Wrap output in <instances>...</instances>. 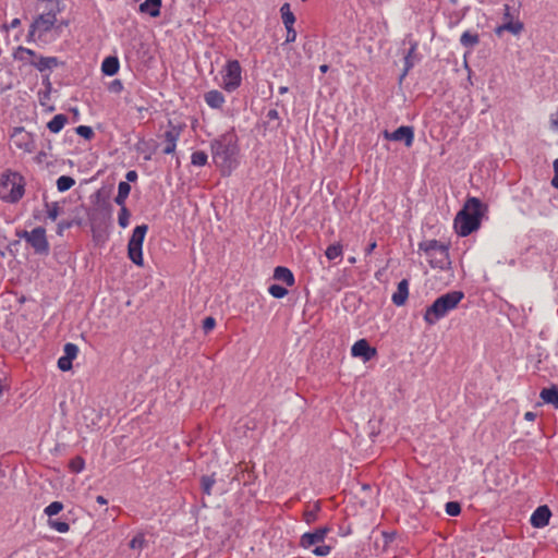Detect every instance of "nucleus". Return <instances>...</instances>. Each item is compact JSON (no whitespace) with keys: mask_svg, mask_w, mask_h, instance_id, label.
I'll return each instance as SVG.
<instances>
[{"mask_svg":"<svg viewBox=\"0 0 558 558\" xmlns=\"http://www.w3.org/2000/svg\"><path fill=\"white\" fill-rule=\"evenodd\" d=\"M77 135L84 137L85 140H90L94 136V131L90 126L87 125H78L75 129Z\"/></svg>","mask_w":558,"mask_h":558,"instance_id":"37998d69","label":"nucleus"},{"mask_svg":"<svg viewBox=\"0 0 558 558\" xmlns=\"http://www.w3.org/2000/svg\"><path fill=\"white\" fill-rule=\"evenodd\" d=\"M267 116H268V118H270V119H275V118H277V117H278V112H277V110L272 109V110H269V111H268V114H267Z\"/></svg>","mask_w":558,"mask_h":558,"instance_id":"680f3d73","label":"nucleus"},{"mask_svg":"<svg viewBox=\"0 0 558 558\" xmlns=\"http://www.w3.org/2000/svg\"><path fill=\"white\" fill-rule=\"evenodd\" d=\"M551 511L548 506L537 507L531 515L530 522L533 527L542 529L548 525Z\"/></svg>","mask_w":558,"mask_h":558,"instance_id":"4468645a","label":"nucleus"},{"mask_svg":"<svg viewBox=\"0 0 558 558\" xmlns=\"http://www.w3.org/2000/svg\"><path fill=\"white\" fill-rule=\"evenodd\" d=\"M204 100L211 109H221L226 102L223 94L217 89L205 93Z\"/></svg>","mask_w":558,"mask_h":558,"instance_id":"f3484780","label":"nucleus"},{"mask_svg":"<svg viewBox=\"0 0 558 558\" xmlns=\"http://www.w3.org/2000/svg\"><path fill=\"white\" fill-rule=\"evenodd\" d=\"M161 0H145L140 4V11L146 13L151 17H157L160 14Z\"/></svg>","mask_w":558,"mask_h":558,"instance_id":"412c9836","label":"nucleus"},{"mask_svg":"<svg viewBox=\"0 0 558 558\" xmlns=\"http://www.w3.org/2000/svg\"><path fill=\"white\" fill-rule=\"evenodd\" d=\"M554 174H558V159H555L553 162Z\"/></svg>","mask_w":558,"mask_h":558,"instance_id":"0e129e2a","label":"nucleus"},{"mask_svg":"<svg viewBox=\"0 0 558 558\" xmlns=\"http://www.w3.org/2000/svg\"><path fill=\"white\" fill-rule=\"evenodd\" d=\"M125 179L128 180V183L136 181L137 180V172L135 170L128 171L126 174H125Z\"/></svg>","mask_w":558,"mask_h":558,"instance_id":"864d4df0","label":"nucleus"},{"mask_svg":"<svg viewBox=\"0 0 558 558\" xmlns=\"http://www.w3.org/2000/svg\"><path fill=\"white\" fill-rule=\"evenodd\" d=\"M331 547L329 545H320L313 549V554L318 557H326L330 554Z\"/></svg>","mask_w":558,"mask_h":558,"instance_id":"a18cd8bd","label":"nucleus"},{"mask_svg":"<svg viewBox=\"0 0 558 558\" xmlns=\"http://www.w3.org/2000/svg\"><path fill=\"white\" fill-rule=\"evenodd\" d=\"M120 64L117 57H107L101 63V71L105 75L112 76L119 71Z\"/></svg>","mask_w":558,"mask_h":558,"instance_id":"5701e85b","label":"nucleus"},{"mask_svg":"<svg viewBox=\"0 0 558 558\" xmlns=\"http://www.w3.org/2000/svg\"><path fill=\"white\" fill-rule=\"evenodd\" d=\"M148 226L140 225L136 226L132 232V235L128 243V257L134 263L136 266H143V243L145 235L147 233Z\"/></svg>","mask_w":558,"mask_h":558,"instance_id":"6e6552de","label":"nucleus"},{"mask_svg":"<svg viewBox=\"0 0 558 558\" xmlns=\"http://www.w3.org/2000/svg\"><path fill=\"white\" fill-rule=\"evenodd\" d=\"M386 140L395 142H403L407 147H411L414 141V130L412 126H399L393 132L385 131Z\"/></svg>","mask_w":558,"mask_h":558,"instance_id":"9b49d317","label":"nucleus"},{"mask_svg":"<svg viewBox=\"0 0 558 558\" xmlns=\"http://www.w3.org/2000/svg\"><path fill=\"white\" fill-rule=\"evenodd\" d=\"M286 93H288V87L287 86H280L279 87V94L283 95Z\"/></svg>","mask_w":558,"mask_h":558,"instance_id":"338daca9","label":"nucleus"},{"mask_svg":"<svg viewBox=\"0 0 558 558\" xmlns=\"http://www.w3.org/2000/svg\"><path fill=\"white\" fill-rule=\"evenodd\" d=\"M239 147L232 133H226L213 141L211 156L223 174H230L238 165Z\"/></svg>","mask_w":558,"mask_h":558,"instance_id":"f03ea898","label":"nucleus"},{"mask_svg":"<svg viewBox=\"0 0 558 558\" xmlns=\"http://www.w3.org/2000/svg\"><path fill=\"white\" fill-rule=\"evenodd\" d=\"M274 279L284 282L288 287H292L295 283L293 272L283 266H277L274 270Z\"/></svg>","mask_w":558,"mask_h":558,"instance_id":"6ab92c4d","label":"nucleus"},{"mask_svg":"<svg viewBox=\"0 0 558 558\" xmlns=\"http://www.w3.org/2000/svg\"><path fill=\"white\" fill-rule=\"evenodd\" d=\"M330 531L331 529L329 526H322L313 532H306L300 538V546L307 549L315 544L322 543Z\"/></svg>","mask_w":558,"mask_h":558,"instance_id":"f8f14e48","label":"nucleus"},{"mask_svg":"<svg viewBox=\"0 0 558 558\" xmlns=\"http://www.w3.org/2000/svg\"><path fill=\"white\" fill-rule=\"evenodd\" d=\"M280 14H281V19H282V23L284 24V27L294 26L295 16H294L293 12L291 11L289 3H283L281 5Z\"/></svg>","mask_w":558,"mask_h":558,"instance_id":"cd10ccee","label":"nucleus"},{"mask_svg":"<svg viewBox=\"0 0 558 558\" xmlns=\"http://www.w3.org/2000/svg\"><path fill=\"white\" fill-rule=\"evenodd\" d=\"M409 296V282L407 279L398 283L397 291L392 294V303L397 306L403 305Z\"/></svg>","mask_w":558,"mask_h":558,"instance_id":"a211bd4d","label":"nucleus"},{"mask_svg":"<svg viewBox=\"0 0 558 558\" xmlns=\"http://www.w3.org/2000/svg\"><path fill=\"white\" fill-rule=\"evenodd\" d=\"M463 298L464 293L458 290L440 295L426 308L423 317L425 323L428 326L435 325L441 318L446 317L451 311L457 308Z\"/></svg>","mask_w":558,"mask_h":558,"instance_id":"7ed1b4c3","label":"nucleus"},{"mask_svg":"<svg viewBox=\"0 0 558 558\" xmlns=\"http://www.w3.org/2000/svg\"><path fill=\"white\" fill-rule=\"evenodd\" d=\"M446 513L451 517H456L461 512V506L457 501H449L445 506Z\"/></svg>","mask_w":558,"mask_h":558,"instance_id":"a19ab883","label":"nucleus"},{"mask_svg":"<svg viewBox=\"0 0 558 558\" xmlns=\"http://www.w3.org/2000/svg\"><path fill=\"white\" fill-rule=\"evenodd\" d=\"M216 480L213 475H205L201 480L202 490L206 495L211 494V488L215 485Z\"/></svg>","mask_w":558,"mask_h":558,"instance_id":"c9c22d12","label":"nucleus"},{"mask_svg":"<svg viewBox=\"0 0 558 558\" xmlns=\"http://www.w3.org/2000/svg\"><path fill=\"white\" fill-rule=\"evenodd\" d=\"M16 236L24 239L32 246L34 252L39 255L49 254V242L47 240L46 230L43 227H36L32 231H16Z\"/></svg>","mask_w":558,"mask_h":558,"instance_id":"1a4fd4ad","label":"nucleus"},{"mask_svg":"<svg viewBox=\"0 0 558 558\" xmlns=\"http://www.w3.org/2000/svg\"><path fill=\"white\" fill-rule=\"evenodd\" d=\"M131 192V186L128 182L121 181L118 185V194L114 197V202L120 207L125 206V201Z\"/></svg>","mask_w":558,"mask_h":558,"instance_id":"bb28decb","label":"nucleus"},{"mask_svg":"<svg viewBox=\"0 0 558 558\" xmlns=\"http://www.w3.org/2000/svg\"><path fill=\"white\" fill-rule=\"evenodd\" d=\"M216 326V320L214 317L208 316L203 320V329L207 333L211 331Z\"/></svg>","mask_w":558,"mask_h":558,"instance_id":"de8ad7c7","label":"nucleus"},{"mask_svg":"<svg viewBox=\"0 0 558 558\" xmlns=\"http://www.w3.org/2000/svg\"><path fill=\"white\" fill-rule=\"evenodd\" d=\"M75 184V180L69 175H61L57 180V189L59 192H65Z\"/></svg>","mask_w":558,"mask_h":558,"instance_id":"c756f323","label":"nucleus"},{"mask_svg":"<svg viewBox=\"0 0 558 558\" xmlns=\"http://www.w3.org/2000/svg\"><path fill=\"white\" fill-rule=\"evenodd\" d=\"M541 399L548 404H553L558 409V388L551 386L550 388H544L539 395Z\"/></svg>","mask_w":558,"mask_h":558,"instance_id":"b1692460","label":"nucleus"},{"mask_svg":"<svg viewBox=\"0 0 558 558\" xmlns=\"http://www.w3.org/2000/svg\"><path fill=\"white\" fill-rule=\"evenodd\" d=\"M21 25V20L19 17L13 19L7 26V29H14Z\"/></svg>","mask_w":558,"mask_h":558,"instance_id":"5fc2aeb1","label":"nucleus"},{"mask_svg":"<svg viewBox=\"0 0 558 558\" xmlns=\"http://www.w3.org/2000/svg\"><path fill=\"white\" fill-rule=\"evenodd\" d=\"M25 193V180L16 171L8 170L0 178V199L5 203H17Z\"/></svg>","mask_w":558,"mask_h":558,"instance_id":"423d86ee","label":"nucleus"},{"mask_svg":"<svg viewBox=\"0 0 558 558\" xmlns=\"http://www.w3.org/2000/svg\"><path fill=\"white\" fill-rule=\"evenodd\" d=\"M506 32V28L504 27V23L495 28V34L497 36H501Z\"/></svg>","mask_w":558,"mask_h":558,"instance_id":"bf43d9fd","label":"nucleus"},{"mask_svg":"<svg viewBox=\"0 0 558 558\" xmlns=\"http://www.w3.org/2000/svg\"><path fill=\"white\" fill-rule=\"evenodd\" d=\"M59 64V60L56 57H36L34 68H36L39 72L51 71L57 68Z\"/></svg>","mask_w":558,"mask_h":558,"instance_id":"aec40b11","label":"nucleus"},{"mask_svg":"<svg viewBox=\"0 0 558 558\" xmlns=\"http://www.w3.org/2000/svg\"><path fill=\"white\" fill-rule=\"evenodd\" d=\"M551 185L555 189H558V174H554V178L551 179Z\"/></svg>","mask_w":558,"mask_h":558,"instance_id":"e2e57ef3","label":"nucleus"},{"mask_svg":"<svg viewBox=\"0 0 558 558\" xmlns=\"http://www.w3.org/2000/svg\"><path fill=\"white\" fill-rule=\"evenodd\" d=\"M328 69H329V66L327 64H322L319 66V70H320L322 73H326L328 71Z\"/></svg>","mask_w":558,"mask_h":558,"instance_id":"69168bd1","label":"nucleus"},{"mask_svg":"<svg viewBox=\"0 0 558 558\" xmlns=\"http://www.w3.org/2000/svg\"><path fill=\"white\" fill-rule=\"evenodd\" d=\"M418 252H423L432 268L446 270L450 268L449 245L437 240H425L418 243Z\"/></svg>","mask_w":558,"mask_h":558,"instance_id":"39448f33","label":"nucleus"},{"mask_svg":"<svg viewBox=\"0 0 558 558\" xmlns=\"http://www.w3.org/2000/svg\"><path fill=\"white\" fill-rule=\"evenodd\" d=\"M504 20L505 22L512 20L514 21V15L511 13V9L508 4L504 5Z\"/></svg>","mask_w":558,"mask_h":558,"instance_id":"603ef678","label":"nucleus"},{"mask_svg":"<svg viewBox=\"0 0 558 558\" xmlns=\"http://www.w3.org/2000/svg\"><path fill=\"white\" fill-rule=\"evenodd\" d=\"M36 57L37 54L34 50L25 48L23 46H19L13 52V58L15 61L22 62L23 64H29L33 66L35 64Z\"/></svg>","mask_w":558,"mask_h":558,"instance_id":"dca6fc26","label":"nucleus"},{"mask_svg":"<svg viewBox=\"0 0 558 558\" xmlns=\"http://www.w3.org/2000/svg\"><path fill=\"white\" fill-rule=\"evenodd\" d=\"M416 48H417V45L416 44H412L411 45V48L409 49L407 56L404 57V70L400 76V81H402L408 72L414 66V64L416 63L417 61V58H416V54H415V51H416Z\"/></svg>","mask_w":558,"mask_h":558,"instance_id":"4be33fe9","label":"nucleus"},{"mask_svg":"<svg viewBox=\"0 0 558 558\" xmlns=\"http://www.w3.org/2000/svg\"><path fill=\"white\" fill-rule=\"evenodd\" d=\"M85 468V461L83 458L81 457H75L74 459L71 460L70 462V469L74 472V473H80L84 470Z\"/></svg>","mask_w":558,"mask_h":558,"instance_id":"79ce46f5","label":"nucleus"},{"mask_svg":"<svg viewBox=\"0 0 558 558\" xmlns=\"http://www.w3.org/2000/svg\"><path fill=\"white\" fill-rule=\"evenodd\" d=\"M130 217L131 214L129 209L125 206L121 207L118 216L119 226L123 229L126 228L130 223Z\"/></svg>","mask_w":558,"mask_h":558,"instance_id":"58836bf2","label":"nucleus"},{"mask_svg":"<svg viewBox=\"0 0 558 558\" xmlns=\"http://www.w3.org/2000/svg\"><path fill=\"white\" fill-rule=\"evenodd\" d=\"M180 137V130L177 128H172L165 132L163 138H165V147L162 149V153L166 155H171L175 151L177 148V142Z\"/></svg>","mask_w":558,"mask_h":558,"instance_id":"2eb2a0df","label":"nucleus"},{"mask_svg":"<svg viewBox=\"0 0 558 558\" xmlns=\"http://www.w3.org/2000/svg\"><path fill=\"white\" fill-rule=\"evenodd\" d=\"M504 27L506 28V32H509L513 35H519L523 31V23L519 20H509L507 22H504Z\"/></svg>","mask_w":558,"mask_h":558,"instance_id":"7c9ffc66","label":"nucleus"},{"mask_svg":"<svg viewBox=\"0 0 558 558\" xmlns=\"http://www.w3.org/2000/svg\"><path fill=\"white\" fill-rule=\"evenodd\" d=\"M287 36H286V43H294L296 39V31L294 29V26H287Z\"/></svg>","mask_w":558,"mask_h":558,"instance_id":"09e8293b","label":"nucleus"},{"mask_svg":"<svg viewBox=\"0 0 558 558\" xmlns=\"http://www.w3.org/2000/svg\"><path fill=\"white\" fill-rule=\"evenodd\" d=\"M72 227V222L71 221H65V220H62L58 223V228H57V233L59 235H62L63 231L66 230V229H70Z\"/></svg>","mask_w":558,"mask_h":558,"instance_id":"3c124183","label":"nucleus"},{"mask_svg":"<svg viewBox=\"0 0 558 558\" xmlns=\"http://www.w3.org/2000/svg\"><path fill=\"white\" fill-rule=\"evenodd\" d=\"M130 548L132 550H136L137 553H140L143 548H145L147 546V541L145 538V535L144 533H137L131 541H130V544H129Z\"/></svg>","mask_w":558,"mask_h":558,"instance_id":"c85d7f7f","label":"nucleus"},{"mask_svg":"<svg viewBox=\"0 0 558 558\" xmlns=\"http://www.w3.org/2000/svg\"><path fill=\"white\" fill-rule=\"evenodd\" d=\"M220 86L223 90L232 93L236 90L242 83V68L238 60H229L222 66Z\"/></svg>","mask_w":558,"mask_h":558,"instance_id":"0eeeda50","label":"nucleus"},{"mask_svg":"<svg viewBox=\"0 0 558 558\" xmlns=\"http://www.w3.org/2000/svg\"><path fill=\"white\" fill-rule=\"evenodd\" d=\"M208 156L203 150H196L191 156V163L196 167H203L207 163Z\"/></svg>","mask_w":558,"mask_h":558,"instance_id":"72a5a7b5","label":"nucleus"},{"mask_svg":"<svg viewBox=\"0 0 558 558\" xmlns=\"http://www.w3.org/2000/svg\"><path fill=\"white\" fill-rule=\"evenodd\" d=\"M72 362L73 361L62 355L58 360V367L63 372L70 371L72 368Z\"/></svg>","mask_w":558,"mask_h":558,"instance_id":"49530a36","label":"nucleus"},{"mask_svg":"<svg viewBox=\"0 0 558 558\" xmlns=\"http://www.w3.org/2000/svg\"><path fill=\"white\" fill-rule=\"evenodd\" d=\"M96 501H97L99 505H107V504H108L107 499H106L104 496H97V497H96Z\"/></svg>","mask_w":558,"mask_h":558,"instance_id":"052dcab7","label":"nucleus"},{"mask_svg":"<svg viewBox=\"0 0 558 558\" xmlns=\"http://www.w3.org/2000/svg\"><path fill=\"white\" fill-rule=\"evenodd\" d=\"M45 207H46L47 217L52 221L57 220L58 216L61 213L59 203H57V202L48 203L47 202L45 204Z\"/></svg>","mask_w":558,"mask_h":558,"instance_id":"2f4dec72","label":"nucleus"},{"mask_svg":"<svg viewBox=\"0 0 558 558\" xmlns=\"http://www.w3.org/2000/svg\"><path fill=\"white\" fill-rule=\"evenodd\" d=\"M48 525L59 533H66L70 530L69 523L59 519H48Z\"/></svg>","mask_w":558,"mask_h":558,"instance_id":"473e14b6","label":"nucleus"},{"mask_svg":"<svg viewBox=\"0 0 558 558\" xmlns=\"http://www.w3.org/2000/svg\"><path fill=\"white\" fill-rule=\"evenodd\" d=\"M480 43V36L477 33L465 31L460 37V44L472 51V49Z\"/></svg>","mask_w":558,"mask_h":558,"instance_id":"393cba45","label":"nucleus"},{"mask_svg":"<svg viewBox=\"0 0 558 558\" xmlns=\"http://www.w3.org/2000/svg\"><path fill=\"white\" fill-rule=\"evenodd\" d=\"M351 355L368 362L377 355V350L369 345L366 339H360L351 348Z\"/></svg>","mask_w":558,"mask_h":558,"instance_id":"ddd939ff","label":"nucleus"},{"mask_svg":"<svg viewBox=\"0 0 558 558\" xmlns=\"http://www.w3.org/2000/svg\"><path fill=\"white\" fill-rule=\"evenodd\" d=\"M13 145L26 154H32L36 149V141L34 134L27 132L24 128H14L11 133Z\"/></svg>","mask_w":558,"mask_h":558,"instance_id":"9d476101","label":"nucleus"},{"mask_svg":"<svg viewBox=\"0 0 558 558\" xmlns=\"http://www.w3.org/2000/svg\"><path fill=\"white\" fill-rule=\"evenodd\" d=\"M61 11L62 8L57 2H54L52 9H45L32 22L26 40L28 43L39 41L48 44L58 39V28L61 25L58 24L57 15Z\"/></svg>","mask_w":558,"mask_h":558,"instance_id":"f257e3e1","label":"nucleus"},{"mask_svg":"<svg viewBox=\"0 0 558 558\" xmlns=\"http://www.w3.org/2000/svg\"><path fill=\"white\" fill-rule=\"evenodd\" d=\"M319 505L316 504L315 505V508L313 510H306L304 512V521L307 523V524H311L313 522H315L317 520V512L319 511Z\"/></svg>","mask_w":558,"mask_h":558,"instance_id":"c03bdc74","label":"nucleus"},{"mask_svg":"<svg viewBox=\"0 0 558 558\" xmlns=\"http://www.w3.org/2000/svg\"><path fill=\"white\" fill-rule=\"evenodd\" d=\"M326 257L329 260H333L342 255V246L339 243L331 244L327 247L325 252Z\"/></svg>","mask_w":558,"mask_h":558,"instance_id":"f704fd0d","label":"nucleus"},{"mask_svg":"<svg viewBox=\"0 0 558 558\" xmlns=\"http://www.w3.org/2000/svg\"><path fill=\"white\" fill-rule=\"evenodd\" d=\"M524 418L526 421H534L536 418V414L534 412L529 411L524 414Z\"/></svg>","mask_w":558,"mask_h":558,"instance_id":"13d9d810","label":"nucleus"},{"mask_svg":"<svg viewBox=\"0 0 558 558\" xmlns=\"http://www.w3.org/2000/svg\"><path fill=\"white\" fill-rule=\"evenodd\" d=\"M68 122V117L65 114L59 113L56 114L48 123L47 128L51 133H59Z\"/></svg>","mask_w":558,"mask_h":558,"instance_id":"a878e982","label":"nucleus"},{"mask_svg":"<svg viewBox=\"0 0 558 558\" xmlns=\"http://www.w3.org/2000/svg\"><path fill=\"white\" fill-rule=\"evenodd\" d=\"M63 352H64V356L70 359L71 361H73L76 356H77V353H78V347L74 343H65L64 344V348H63Z\"/></svg>","mask_w":558,"mask_h":558,"instance_id":"ea45409f","label":"nucleus"},{"mask_svg":"<svg viewBox=\"0 0 558 558\" xmlns=\"http://www.w3.org/2000/svg\"><path fill=\"white\" fill-rule=\"evenodd\" d=\"M377 244L376 242H372L368 244V246L365 248V254L366 255H371L373 253V251L376 248Z\"/></svg>","mask_w":558,"mask_h":558,"instance_id":"4d7b16f0","label":"nucleus"},{"mask_svg":"<svg viewBox=\"0 0 558 558\" xmlns=\"http://www.w3.org/2000/svg\"><path fill=\"white\" fill-rule=\"evenodd\" d=\"M109 89L113 93H121L123 89V84L120 80H114L110 83Z\"/></svg>","mask_w":558,"mask_h":558,"instance_id":"8fccbe9b","label":"nucleus"},{"mask_svg":"<svg viewBox=\"0 0 558 558\" xmlns=\"http://www.w3.org/2000/svg\"><path fill=\"white\" fill-rule=\"evenodd\" d=\"M348 262H349L350 264H354V263L356 262V258H355L354 256H352V257H350V258L348 259Z\"/></svg>","mask_w":558,"mask_h":558,"instance_id":"774afa93","label":"nucleus"},{"mask_svg":"<svg viewBox=\"0 0 558 558\" xmlns=\"http://www.w3.org/2000/svg\"><path fill=\"white\" fill-rule=\"evenodd\" d=\"M482 203L476 197L466 201L463 209L454 219V229L460 236H468L478 229L482 216Z\"/></svg>","mask_w":558,"mask_h":558,"instance_id":"20e7f679","label":"nucleus"},{"mask_svg":"<svg viewBox=\"0 0 558 558\" xmlns=\"http://www.w3.org/2000/svg\"><path fill=\"white\" fill-rule=\"evenodd\" d=\"M58 24H59V25H61V26L58 28V38H59V37H60V35L62 34L63 29H64L65 27H68L69 22H68V21H65V20H59V19H58Z\"/></svg>","mask_w":558,"mask_h":558,"instance_id":"6e6d98bb","label":"nucleus"},{"mask_svg":"<svg viewBox=\"0 0 558 558\" xmlns=\"http://www.w3.org/2000/svg\"><path fill=\"white\" fill-rule=\"evenodd\" d=\"M63 509V504L60 501H53L50 505H48L44 512L51 519L53 515L58 514Z\"/></svg>","mask_w":558,"mask_h":558,"instance_id":"4c0bfd02","label":"nucleus"},{"mask_svg":"<svg viewBox=\"0 0 558 558\" xmlns=\"http://www.w3.org/2000/svg\"><path fill=\"white\" fill-rule=\"evenodd\" d=\"M268 292L271 296L275 299H282L288 294L287 288L280 286V284H271L268 288Z\"/></svg>","mask_w":558,"mask_h":558,"instance_id":"e433bc0d","label":"nucleus"}]
</instances>
